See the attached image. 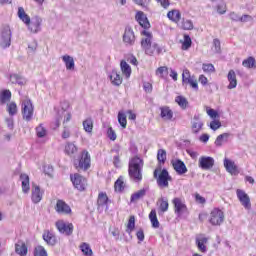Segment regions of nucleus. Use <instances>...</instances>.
<instances>
[{"label": "nucleus", "instance_id": "nucleus-34", "mask_svg": "<svg viewBox=\"0 0 256 256\" xmlns=\"http://www.w3.org/2000/svg\"><path fill=\"white\" fill-rule=\"evenodd\" d=\"M160 117H162V119H166L167 121H171L173 119V111L167 106L162 107Z\"/></svg>", "mask_w": 256, "mask_h": 256}, {"label": "nucleus", "instance_id": "nucleus-27", "mask_svg": "<svg viewBox=\"0 0 256 256\" xmlns=\"http://www.w3.org/2000/svg\"><path fill=\"white\" fill-rule=\"evenodd\" d=\"M18 17L23 23H25V25H27V26L31 25V17H29V15H27V13L25 12V9H23V7L18 8Z\"/></svg>", "mask_w": 256, "mask_h": 256}, {"label": "nucleus", "instance_id": "nucleus-23", "mask_svg": "<svg viewBox=\"0 0 256 256\" xmlns=\"http://www.w3.org/2000/svg\"><path fill=\"white\" fill-rule=\"evenodd\" d=\"M43 195H45V190L41 189L39 186H34L33 191V203H41V200L43 199Z\"/></svg>", "mask_w": 256, "mask_h": 256}, {"label": "nucleus", "instance_id": "nucleus-58", "mask_svg": "<svg viewBox=\"0 0 256 256\" xmlns=\"http://www.w3.org/2000/svg\"><path fill=\"white\" fill-rule=\"evenodd\" d=\"M213 47L215 53H221V41L217 38L213 40Z\"/></svg>", "mask_w": 256, "mask_h": 256}, {"label": "nucleus", "instance_id": "nucleus-50", "mask_svg": "<svg viewBox=\"0 0 256 256\" xmlns=\"http://www.w3.org/2000/svg\"><path fill=\"white\" fill-rule=\"evenodd\" d=\"M182 29H184L185 31H191V29H193V22L191 20L183 19Z\"/></svg>", "mask_w": 256, "mask_h": 256}, {"label": "nucleus", "instance_id": "nucleus-6", "mask_svg": "<svg viewBox=\"0 0 256 256\" xmlns=\"http://www.w3.org/2000/svg\"><path fill=\"white\" fill-rule=\"evenodd\" d=\"M172 203L174 205V213L177 214V217H183L185 215H189V209L187 208V205L181 198H174L172 200Z\"/></svg>", "mask_w": 256, "mask_h": 256}, {"label": "nucleus", "instance_id": "nucleus-12", "mask_svg": "<svg viewBox=\"0 0 256 256\" xmlns=\"http://www.w3.org/2000/svg\"><path fill=\"white\" fill-rule=\"evenodd\" d=\"M215 165V159L211 156H202L199 159V167L204 171H209V169H213Z\"/></svg>", "mask_w": 256, "mask_h": 256}, {"label": "nucleus", "instance_id": "nucleus-29", "mask_svg": "<svg viewBox=\"0 0 256 256\" xmlns=\"http://www.w3.org/2000/svg\"><path fill=\"white\" fill-rule=\"evenodd\" d=\"M20 180L22 181V191L23 193H29L31 186L29 184V175L21 174Z\"/></svg>", "mask_w": 256, "mask_h": 256}, {"label": "nucleus", "instance_id": "nucleus-45", "mask_svg": "<svg viewBox=\"0 0 256 256\" xmlns=\"http://www.w3.org/2000/svg\"><path fill=\"white\" fill-rule=\"evenodd\" d=\"M80 249L82 253L86 256H92L93 255V250H91V247L87 243H82L80 245Z\"/></svg>", "mask_w": 256, "mask_h": 256}, {"label": "nucleus", "instance_id": "nucleus-46", "mask_svg": "<svg viewBox=\"0 0 256 256\" xmlns=\"http://www.w3.org/2000/svg\"><path fill=\"white\" fill-rule=\"evenodd\" d=\"M192 44H193V41H191V37L189 35L185 34L184 42L182 44L183 51H187V49H190Z\"/></svg>", "mask_w": 256, "mask_h": 256}, {"label": "nucleus", "instance_id": "nucleus-37", "mask_svg": "<svg viewBox=\"0 0 256 256\" xmlns=\"http://www.w3.org/2000/svg\"><path fill=\"white\" fill-rule=\"evenodd\" d=\"M41 25H43V18L35 16L33 21L34 33H39V31H41Z\"/></svg>", "mask_w": 256, "mask_h": 256}, {"label": "nucleus", "instance_id": "nucleus-51", "mask_svg": "<svg viewBox=\"0 0 256 256\" xmlns=\"http://www.w3.org/2000/svg\"><path fill=\"white\" fill-rule=\"evenodd\" d=\"M69 107H71V104L69 103V101H63L61 103V111H58V113H60V116L63 117V115H65L67 109H69Z\"/></svg>", "mask_w": 256, "mask_h": 256}, {"label": "nucleus", "instance_id": "nucleus-41", "mask_svg": "<svg viewBox=\"0 0 256 256\" xmlns=\"http://www.w3.org/2000/svg\"><path fill=\"white\" fill-rule=\"evenodd\" d=\"M176 103H178L179 107L181 109H187V105H189V101H187V98L183 96H177L175 99Z\"/></svg>", "mask_w": 256, "mask_h": 256}, {"label": "nucleus", "instance_id": "nucleus-25", "mask_svg": "<svg viewBox=\"0 0 256 256\" xmlns=\"http://www.w3.org/2000/svg\"><path fill=\"white\" fill-rule=\"evenodd\" d=\"M231 137V133H223L217 136L214 145L216 147H223L224 143H227L229 141V138Z\"/></svg>", "mask_w": 256, "mask_h": 256}, {"label": "nucleus", "instance_id": "nucleus-17", "mask_svg": "<svg viewBox=\"0 0 256 256\" xmlns=\"http://www.w3.org/2000/svg\"><path fill=\"white\" fill-rule=\"evenodd\" d=\"M209 242V238L204 237L203 234H200L196 237V247H198V251L201 253H205L207 251V243Z\"/></svg>", "mask_w": 256, "mask_h": 256}, {"label": "nucleus", "instance_id": "nucleus-52", "mask_svg": "<svg viewBox=\"0 0 256 256\" xmlns=\"http://www.w3.org/2000/svg\"><path fill=\"white\" fill-rule=\"evenodd\" d=\"M62 119H63V116H61V112H58L55 122L52 123V129H58V127L61 126Z\"/></svg>", "mask_w": 256, "mask_h": 256}, {"label": "nucleus", "instance_id": "nucleus-4", "mask_svg": "<svg viewBox=\"0 0 256 256\" xmlns=\"http://www.w3.org/2000/svg\"><path fill=\"white\" fill-rule=\"evenodd\" d=\"M74 167L78 171H88L91 168V155L87 150L82 151L81 157L74 160Z\"/></svg>", "mask_w": 256, "mask_h": 256}, {"label": "nucleus", "instance_id": "nucleus-60", "mask_svg": "<svg viewBox=\"0 0 256 256\" xmlns=\"http://www.w3.org/2000/svg\"><path fill=\"white\" fill-rule=\"evenodd\" d=\"M107 135L111 141H115L117 139V134H115V130L112 127L108 128Z\"/></svg>", "mask_w": 256, "mask_h": 256}, {"label": "nucleus", "instance_id": "nucleus-1", "mask_svg": "<svg viewBox=\"0 0 256 256\" xmlns=\"http://www.w3.org/2000/svg\"><path fill=\"white\" fill-rule=\"evenodd\" d=\"M141 35L144 37L141 39V47L146 55L153 57L155 53L157 55H161L163 48L159 46L157 43H153V34L147 30H143Z\"/></svg>", "mask_w": 256, "mask_h": 256}, {"label": "nucleus", "instance_id": "nucleus-61", "mask_svg": "<svg viewBox=\"0 0 256 256\" xmlns=\"http://www.w3.org/2000/svg\"><path fill=\"white\" fill-rule=\"evenodd\" d=\"M169 209V202H167V200H162L160 203V210L162 211V213H165V211H168Z\"/></svg>", "mask_w": 256, "mask_h": 256}, {"label": "nucleus", "instance_id": "nucleus-35", "mask_svg": "<svg viewBox=\"0 0 256 256\" xmlns=\"http://www.w3.org/2000/svg\"><path fill=\"white\" fill-rule=\"evenodd\" d=\"M149 219L151 221L152 227L154 229H159V220L157 219V210L152 209L149 214Z\"/></svg>", "mask_w": 256, "mask_h": 256}, {"label": "nucleus", "instance_id": "nucleus-53", "mask_svg": "<svg viewBox=\"0 0 256 256\" xmlns=\"http://www.w3.org/2000/svg\"><path fill=\"white\" fill-rule=\"evenodd\" d=\"M206 111H207V115H209V117H211V119H217L219 118V112H217V110L213 109V108H209L206 107Z\"/></svg>", "mask_w": 256, "mask_h": 256}, {"label": "nucleus", "instance_id": "nucleus-18", "mask_svg": "<svg viewBox=\"0 0 256 256\" xmlns=\"http://www.w3.org/2000/svg\"><path fill=\"white\" fill-rule=\"evenodd\" d=\"M56 212L62 215H69L71 213V207L63 200H58L55 206Z\"/></svg>", "mask_w": 256, "mask_h": 256}, {"label": "nucleus", "instance_id": "nucleus-44", "mask_svg": "<svg viewBox=\"0 0 256 256\" xmlns=\"http://www.w3.org/2000/svg\"><path fill=\"white\" fill-rule=\"evenodd\" d=\"M157 160L159 163L165 164V161H167V151L159 149L157 153Z\"/></svg>", "mask_w": 256, "mask_h": 256}, {"label": "nucleus", "instance_id": "nucleus-13", "mask_svg": "<svg viewBox=\"0 0 256 256\" xmlns=\"http://www.w3.org/2000/svg\"><path fill=\"white\" fill-rule=\"evenodd\" d=\"M236 193L241 205L249 211L251 209V198H249V195L241 189H238Z\"/></svg>", "mask_w": 256, "mask_h": 256}, {"label": "nucleus", "instance_id": "nucleus-55", "mask_svg": "<svg viewBox=\"0 0 256 256\" xmlns=\"http://www.w3.org/2000/svg\"><path fill=\"white\" fill-rule=\"evenodd\" d=\"M53 166L51 164L44 165V175H48L50 178L53 177Z\"/></svg>", "mask_w": 256, "mask_h": 256}, {"label": "nucleus", "instance_id": "nucleus-56", "mask_svg": "<svg viewBox=\"0 0 256 256\" xmlns=\"http://www.w3.org/2000/svg\"><path fill=\"white\" fill-rule=\"evenodd\" d=\"M202 69L205 73H215V66L213 64H203Z\"/></svg>", "mask_w": 256, "mask_h": 256}, {"label": "nucleus", "instance_id": "nucleus-59", "mask_svg": "<svg viewBox=\"0 0 256 256\" xmlns=\"http://www.w3.org/2000/svg\"><path fill=\"white\" fill-rule=\"evenodd\" d=\"M185 85H189L192 87V89H199V86L197 84V80L190 78L186 82H184Z\"/></svg>", "mask_w": 256, "mask_h": 256}, {"label": "nucleus", "instance_id": "nucleus-19", "mask_svg": "<svg viewBox=\"0 0 256 256\" xmlns=\"http://www.w3.org/2000/svg\"><path fill=\"white\" fill-rule=\"evenodd\" d=\"M109 197L107 196V193L105 192H100L98 194V199H97V205H98V210L103 209V207H106V210L109 209L108 203H109Z\"/></svg>", "mask_w": 256, "mask_h": 256}, {"label": "nucleus", "instance_id": "nucleus-62", "mask_svg": "<svg viewBox=\"0 0 256 256\" xmlns=\"http://www.w3.org/2000/svg\"><path fill=\"white\" fill-rule=\"evenodd\" d=\"M217 11L220 13V15H223L226 13L227 9L225 6V3L221 2L220 4L217 5Z\"/></svg>", "mask_w": 256, "mask_h": 256}, {"label": "nucleus", "instance_id": "nucleus-21", "mask_svg": "<svg viewBox=\"0 0 256 256\" xmlns=\"http://www.w3.org/2000/svg\"><path fill=\"white\" fill-rule=\"evenodd\" d=\"M42 237L45 243H47V245H50L51 247L57 244V237H55V234H53V232L49 230H45Z\"/></svg>", "mask_w": 256, "mask_h": 256}, {"label": "nucleus", "instance_id": "nucleus-3", "mask_svg": "<svg viewBox=\"0 0 256 256\" xmlns=\"http://www.w3.org/2000/svg\"><path fill=\"white\" fill-rule=\"evenodd\" d=\"M154 179L157 181L158 187L161 189L169 187V181H172L173 178L169 175V171L167 169H155L154 170Z\"/></svg>", "mask_w": 256, "mask_h": 256}, {"label": "nucleus", "instance_id": "nucleus-48", "mask_svg": "<svg viewBox=\"0 0 256 256\" xmlns=\"http://www.w3.org/2000/svg\"><path fill=\"white\" fill-rule=\"evenodd\" d=\"M242 65L243 67H247L248 69H253V67H255V58L249 57L242 62Z\"/></svg>", "mask_w": 256, "mask_h": 256}, {"label": "nucleus", "instance_id": "nucleus-38", "mask_svg": "<svg viewBox=\"0 0 256 256\" xmlns=\"http://www.w3.org/2000/svg\"><path fill=\"white\" fill-rule=\"evenodd\" d=\"M10 81L13 84L17 85H25V78L19 76L18 74H12L10 75Z\"/></svg>", "mask_w": 256, "mask_h": 256}, {"label": "nucleus", "instance_id": "nucleus-43", "mask_svg": "<svg viewBox=\"0 0 256 256\" xmlns=\"http://www.w3.org/2000/svg\"><path fill=\"white\" fill-rule=\"evenodd\" d=\"M118 123H120L122 129H127V115L125 113H118Z\"/></svg>", "mask_w": 256, "mask_h": 256}, {"label": "nucleus", "instance_id": "nucleus-32", "mask_svg": "<svg viewBox=\"0 0 256 256\" xmlns=\"http://www.w3.org/2000/svg\"><path fill=\"white\" fill-rule=\"evenodd\" d=\"M11 101V91L3 90L0 92V105H7Z\"/></svg>", "mask_w": 256, "mask_h": 256}, {"label": "nucleus", "instance_id": "nucleus-24", "mask_svg": "<svg viewBox=\"0 0 256 256\" xmlns=\"http://www.w3.org/2000/svg\"><path fill=\"white\" fill-rule=\"evenodd\" d=\"M62 61L65 63L67 71H75V59H73V56L64 55L62 56Z\"/></svg>", "mask_w": 256, "mask_h": 256}, {"label": "nucleus", "instance_id": "nucleus-63", "mask_svg": "<svg viewBox=\"0 0 256 256\" xmlns=\"http://www.w3.org/2000/svg\"><path fill=\"white\" fill-rule=\"evenodd\" d=\"M191 73L189 72V70H184L182 73V82L186 83L188 79H191Z\"/></svg>", "mask_w": 256, "mask_h": 256}, {"label": "nucleus", "instance_id": "nucleus-16", "mask_svg": "<svg viewBox=\"0 0 256 256\" xmlns=\"http://www.w3.org/2000/svg\"><path fill=\"white\" fill-rule=\"evenodd\" d=\"M36 136L37 140L36 143H39L40 145L45 144V137H47V129L43 127V124H40L36 127Z\"/></svg>", "mask_w": 256, "mask_h": 256}, {"label": "nucleus", "instance_id": "nucleus-22", "mask_svg": "<svg viewBox=\"0 0 256 256\" xmlns=\"http://www.w3.org/2000/svg\"><path fill=\"white\" fill-rule=\"evenodd\" d=\"M224 167L231 175L237 173V165L235 164V161L230 160L229 158H224Z\"/></svg>", "mask_w": 256, "mask_h": 256}, {"label": "nucleus", "instance_id": "nucleus-33", "mask_svg": "<svg viewBox=\"0 0 256 256\" xmlns=\"http://www.w3.org/2000/svg\"><path fill=\"white\" fill-rule=\"evenodd\" d=\"M168 19L174 23H179L181 21V12L179 10L169 11L167 14Z\"/></svg>", "mask_w": 256, "mask_h": 256}, {"label": "nucleus", "instance_id": "nucleus-14", "mask_svg": "<svg viewBox=\"0 0 256 256\" xmlns=\"http://www.w3.org/2000/svg\"><path fill=\"white\" fill-rule=\"evenodd\" d=\"M171 164L177 175H185V173L188 171L185 162H183L181 159L172 160Z\"/></svg>", "mask_w": 256, "mask_h": 256}, {"label": "nucleus", "instance_id": "nucleus-10", "mask_svg": "<svg viewBox=\"0 0 256 256\" xmlns=\"http://www.w3.org/2000/svg\"><path fill=\"white\" fill-rule=\"evenodd\" d=\"M135 32H133V28L131 26H127L125 28L122 40L126 47H133L135 45Z\"/></svg>", "mask_w": 256, "mask_h": 256}, {"label": "nucleus", "instance_id": "nucleus-57", "mask_svg": "<svg viewBox=\"0 0 256 256\" xmlns=\"http://www.w3.org/2000/svg\"><path fill=\"white\" fill-rule=\"evenodd\" d=\"M210 129H212V131H217V129H221V121H219V120L211 121Z\"/></svg>", "mask_w": 256, "mask_h": 256}, {"label": "nucleus", "instance_id": "nucleus-5", "mask_svg": "<svg viewBox=\"0 0 256 256\" xmlns=\"http://www.w3.org/2000/svg\"><path fill=\"white\" fill-rule=\"evenodd\" d=\"M13 32L11 31V26L3 25L0 28V47L2 49H7L11 47V37Z\"/></svg>", "mask_w": 256, "mask_h": 256}, {"label": "nucleus", "instance_id": "nucleus-26", "mask_svg": "<svg viewBox=\"0 0 256 256\" xmlns=\"http://www.w3.org/2000/svg\"><path fill=\"white\" fill-rule=\"evenodd\" d=\"M147 195V188H143L133 193L130 198V203H137L139 199H143Z\"/></svg>", "mask_w": 256, "mask_h": 256}, {"label": "nucleus", "instance_id": "nucleus-11", "mask_svg": "<svg viewBox=\"0 0 256 256\" xmlns=\"http://www.w3.org/2000/svg\"><path fill=\"white\" fill-rule=\"evenodd\" d=\"M56 228L58 229L59 233L63 235H73V224L72 223H65L63 220H59L56 222Z\"/></svg>", "mask_w": 256, "mask_h": 256}, {"label": "nucleus", "instance_id": "nucleus-49", "mask_svg": "<svg viewBox=\"0 0 256 256\" xmlns=\"http://www.w3.org/2000/svg\"><path fill=\"white\" fill-rule=\"evenodd\" d=\"M34 256H48L47 250H45V247L43 246H36Z\"/></svg>", "mask_w": 256, "mask_h": 256}, {"label": "nucleus", "instance_id": "nucleus-64", "mask_svg": "<svg viewBox=\"0 0 256 256\" xmlns=\"http://www.w3.org/2000/svg\"><path fill=\"white\" fill-rule=\"evenodd\" d=\"M71 137V131L67 126H64L63 132H62V139H69Z\"/></svg>", "mask_w": 256, "mask_h": 256}, {"label": "nucleus", "instance_id": "nucleus-30", "mask_svg": "<svg viewBox=\"0 0 256 256\" xmlns=\"http://www.w3.org/2000/svg\"><path fill=\"white\" fill-rule=\"evenodd\" d=\"M228 81H229V85H228V89H235V87H237V75L235 74L234 70H230L228 73Z\"/></svg>", "mask_w": 256, "mask_h": 256}, {"label": "nucleus", "instance_id": "nucleus-40", "mask_svg": "<svg viewBox=\"0 0 256 256\" xmlns=\"http://www.w3.org/2000/svg\"><path fill=\"white\" fill-rule=\"evenodd\" d=\"M83 127H84V131H86V133H92L93 132V119L88 118V119L84 120Z\"/></svg>", "mask_w": 256, "mask_h": 256}, {"label": "nucleus", "instance_id": "nucleus-42", "mask_svg": "<svg viewBox=\"0 0 256 256\" xmlns=\"http://www.w3.org/2000/svg\"><path fill=\"white\" fill-rule=\"evenodd\" d=\"M125 182H123V177H119L115 184H114V189L115 191H118L119 193H121V191H123L125 189Z\"/></svg>", "mask_w": 256, "mask_h": 256}, {"label": "nucleus", "instance_id": "nucleus-8", "mask_svg": "<svg viewBox=\"0 0 256 256\" xmlns=\"http://www.w3.org/2000/svg\"><path fill=\"white\" fill-rule=\"evenodd\" d=\"M22 117L24 121H31L33 119V102H31V99L22 101Z\"/></svg>", "mask_w": 256, "mask_h": 256}, {"label": "nucleus", "instance_id": "nucleus-9", "mask_svg": "<svg viewBox=\"0 0 256 256\" xmlns=\"http://www.w3.org/2000/svg\"><path fill=\"white\" fill-rule=\"evenodd\" d=\"M225 221V214L221 209L214 208L210 213L209 223L214 226H219Z\"/></svg>", "mask_w": 256, "mask_h": 256}, {"label": "nucleus", "instance_id": "nucleus-36", "mask_svg": "<svg viewBox=\"0 0 256 256\" xmlns=\"http://www.w3.org/2000/svg\"><path fill=\"white\" fill-rule=\"evenodd\" d=\"M120 67L123 75H125L127 79L128 77H131V66H129L125 60L121 61Z\"/></svg>", "mask_w": 256, "mask_h": 256}, {"label": "nucleus", "instance_id": "nucleus-31", "mask_svg": "<svg viewBox=\"0 0 256 256\" xmlns=\"http://www.w3.org/2000/svg\"><path fill=\"white\" fill-rule=\"evenodd\" d=\"M15 251L17 255L27 256V245L24 242L19 241L15 244Z\"/></svg>", "mask_w": 256, "mask_h": 256}, {"label": "nucleus", "instance_id": "nucleus-54", "mask_svg": "<svg viewBox=\"0 0 256 256\" xmlns=\"http://www.w3.org/2000/svg\"><path fill=\"white\" fill-rule=\"evenodd\" d=\"M128 232L131 233L135 229V216H130L127 224Z\"/></svg>", "mask_w": 256, "mask_h": 256}, {"label": "nucleus", "instance_id": "nucleus-39", "mask_svg": "<svg viewBox=\"0 0 256 256\" xmlns=\"http://www.w3.org/2000/svg\"><path fill=\"white\" fill-rule=\"evenodd\" d=\"M65 153L66 155H75V153L77 152V146H75V144H73L72 142H68L65 145Z\"/></svg>", "mask_w": 256, "mask_h": 256}, {"label": "nucleus", "instance_id": "nucleus-47", "mask_svg": "<svg viewBox=\"0 0 256 256\" xmlns=\"http://www.w3.org/2000/svg\"><path fill=\"white\" fill-rule=\"evenodd\" d=\"M7 111L11 117H13V115H17V104L15 102L7 104Z\"/></svg>", "mask_w": 256, "mask_h": 256}, {"label": "nucleus", "instance_id": "nucleus-20", "mask_svg": "<svg viewBox=\"0 0 256 256\" xmlns=\"http://www.w3.org/2000/svg\"><path fill=\"white\" fill-rule=\"evenodd\" d=\"M192 133H199L203 129V121H201V116L199 114L194 115L192 119Z\"/></svg>", "mask_w": 256, "mask_h": 256}, {"label": "nucleus", "instance_id": "nucleus-28", "mask_svg": "<svg viewBox=\"0 0 256 256\" xmlns=\"http://www.w3.org/2000/svg\"><path fill=\"white\" fill-rule=\"evenodd\" d=\"M109 77L112 85H115L116 87H119V85L123 83V78H121V75L117 73V70H113Z\"/></svg>", "mask_w": 256, "mask_h": 256}, {"label": "nucleus", "instance_id": "nucleus-2", "mask_svg": "<svg viewBox=\"0 0 256 256\" xmlns=\"http://www.w3.org/2000/svg\"><path fill=\"white\" fill-rule=\"evenodd\" d=\"M128 175L134 183L143 181V159L135 156L129 161Z\"/></svg>", "mask_w": 256, "mask_h": 256}, {"label": "nucleus", "instance_id": "nucleus-15", "mask_svg": "<svg viewBox=\"0 0 256 256\" xmlns=\"http://www.w3.org/2000/svg\"><path fill=\"white\" fill-rule=\"evenodd\" d=\"M135 19L143 29H149L151 27L149 19H147V15L142 11L136 13Z\"/></svg>", "mask_w": 256, "mask_h": 256}, {"label": "nucleus", "instance_id": "nucleus-7", "mask_svg": "<svg viewBox=\"0 0 256 256\" xmlns=\"http://www.w3.org/2000/svg\"><path fill=\"white\" fill-rule=\"evenodd\" d=\"M70 179L73 183V186L78 191H85V189H87V179L81 176V174L79 173H75L74 175L71 174Z\"/></svg>", "mask_w": 256, "mask_h": 256}]
</instances>
